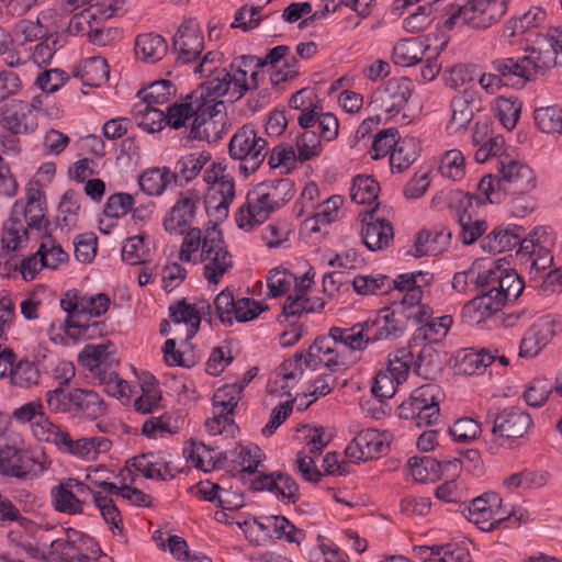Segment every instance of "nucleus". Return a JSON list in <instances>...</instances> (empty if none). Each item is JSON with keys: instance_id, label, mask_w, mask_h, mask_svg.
<instances>
[{"instance_id": "48", "label": "nucleus", "mask_w": 562, "mask_h": 562, "mask_svg": "<svg viewBox=\"0 0 562 562\" xmlns=\"http://www.w3.org/2000/svg\"><path fill=\"white\" fill-rule=\"evenodd\" d=\"M353 290L361 295L386 294L393 289L392 279L386 276H358L352 281Z\"/></svg>"}, {"instance_id": "62", "label": "nucleus", "mask_w": 562, "mask_h": 562, "mask_svg": "<svg viewBox=\"0 0 562 562\" xmlns=\"http://www.w3.org/2000/svg\"><path fill=\"white\" fill-rule=\"evenodd\" d=\"M92 501L95 507L100 510L103 519L116 528L120 532L123 531V520L119 508L112 498L101 492H93Z\"/></svg>"}, {"instance_id": "32", "label": "nucleus", "mask_w": 562, "mask_h": 562, "mask_svg": "<svg viewBox=\"0 0 562 562\" xmlns=\"http://www.w3.org/2000/svg\"><path fill=\"white\" fill-rule=\"evenodd\" d=\"M193 93L187 95L181 102H175L167 108L166 124L175 130L186 126L188 120L196 116L203 106V101H198Z\"/></svg>"}, {"instance_id": "18", "label": "nucleus", "mask_w": 562, "mask_h": 562, "mask_svg": "<svg viewBox=\"0 0 562 562\" xmlns=\"http://www.w3.org/2000/svg\"><path fill=\"white\" fill-rule=\"evenodd\" d=\"M42 470V464L27 452L10 446L0 449V472L2 474L24 479Z\"/></svg>"}, {"instance_id": "30", "label": "nucleus", "mask_w": 562, "mask_h": 562, "mask_svg": "<svg viewBox=\"0 0 562 562\" xmlns=\"http://www.w3.org/2000/svg\"><path fill=\"white\" fill-rule=\"evenodd\" d=\"M134 467L146 479L167 481L175 477L170 464L162 457L154 452L135 457Z\"/></svg>"}, {"instance_id": "1", "label": "nucleus", "mask_w": 562, "mask_h": 562, "mask_svg": "<svg viewBox=\"0 0 562 562\" xmlns=\"http://www.w3.org/2000/svg\"><path fill=\"white\" fill-rule=\"evenodd\" d=\"M498 175H486L479 182L477 190L490 203H502L507 194H528L537 187L533 170L522 161L508 156L497 159Z\"/></svg>"}, {"instance_id": "59", "label": "nucleus", "mask_w": 562, "mask_h": 562, "mask_svg": "<svg viewBox=\"0 0 562 562\" xmlns=\"http://www.w3.org/2000/svg\"><path fill=\"white\" fill-rule=\"evenodd\" d=\"M439 170L441 175L453 181L460 180L465 175V159L458 149H451L443 155Z\"/></svg>"}, {"instance_id": "57", "label": "nucleus", "mask_w": 562, "mask_h": 562, "mask_svg": "<svg viewBox=\"0 0 562 562\" xmlns=\"http://www.w3.org/2000/svg\"><path fill=\"white\" fill-rule=\"evenodd\" d=\"M400 140L398 131L395 127L382 130L374 136L370 150L371 157L375 160L391 155Z\"/></svg>"}, {"instance_id": "60", "label": "nucleus", "mask_w": 562, "mask_h": 562, "mask_svg": "<svg viewBox=\"0 0 562 562\" xmlns=\"http://www.w3.org/2000/svg\"><path fill=\"white\" fill-rule=\"evenodd\" d=\"M52 548L55 553L64 555L66 561L70 562H95L86 552H94V547L78 546L77 543H68V540L57 539L52 542Z\"/></svg>"}, {"instance_id": "34", "label": "nucleus", "mask_w": 562, "mask_h": 562, "mask_svg": "<svg viewBox=\"0 0 562 562\" xmlns=\"http://www.w3.org/2000/svg\"><path fill=\"white\" fill-rule=\"evenodd\" d=\"M521 229L518 226L514 228L497 227L483 239V248L494 254L510 250L521 241Z\"/></svg>"}, {"instance_id": "26", "label": "nucleus", "mask_w": 562, "mask_h": 562, "mask_svg": "<svg viewBox=\"0 0 562 562\" xmlns=\"http://www.w3.org/2000/svg\"><path fill=\"white\" fill-rule=\"evenodd\" d=\"M451 232L441 228L435 232L423 229L418 233L415 241V251L413 256H438L442 254L451 239Z\"/></svg>"}, {"instance_id": "2", "label": "nucleus", "mask_w": 562, "mask_h": 562, "mask_svg": "<svg viewBox=\"0 0 562 562\" xmlns=\"http://www.w3.org/2000/svg\"><path fill=\"white\" fill-rule=\"evenodd\" d=\"M371 327L372 325L368 322L358 323L346 328L331 327L327 336L316 338L310 346L306 366L316 369L318 364L324 363L333 370L340 364L338 345L351 351L364 350L371 344L368 336Z\"/></svg>"}, {"instance_id": "17", "label": "nucleus", "mask_w": 562, "mask_h": 562, "mask_svg": "<svg viewBox=\"0 0 562 562\" xmlns=\"http://www.w3.org/2000/svg\"><path fill=\"white\" fill-rule=\"evenodd\" d=\"M376 210L378 204L366 212L362 218V223L364 224L361 231L363 243L367 248L372 251L389 247L394 238L392 224L384 218L376 217Z\"/></svg>"}, {"instance_id": "24", "label": "nucleus", "mask_w": 562, "mask_h": 562, "mask_svg": "<svg viewBox=\"0 0 562 562\" xmlns=\"http://www.w3.org/2000/svg\"><path fill=\"white\" fill-rule=\"evenodd\" d=\"M425 44L417 38L402 40L393 48L392 59L395 65L409 67L422 61L423 56L431 49L430 35Z\"/></svg>"}, {"instance_id": "40", "label": "nucleus", "mask_w": 562, "mask_h": 562, "mask_svg": "<svg viewBox=\"0 0 562 562\" xmlns=\"http://www.w3.org/2000/svg\"><path fill=\"white\" fill-rule=\"evenodd\" d=\"M142 394L134 401L135 411L140 414H150L160 407L162 400L158 382L153 375H147L142 384Z\"/></svg>"}, {"instance_id": "53", "label": "nucleus", "mask_w": 562, "mask_h": 562, "mask_svg": "<svg viewBox=\"0 0 562 562\" xmlns=\"http://www.w3.org/2000/svg\"><path fill=\"white\" fill-rule=\"evenodd\" d=\"M496 113L503 126L510 131L519 120L521 102L518 98L499 97L496 100Z\"/></svg>"}, {"instance_id": "8", "label": "nucleus", "mask_w": 562, "mask_h": 562, "mask_svg": "<svg viewBox=\"0 0 562 562\" xmlns=\"http://www.w3.org/2000/svg\"><path fill=\"white\" fill-rule=\"evenodd\" d=\"M204 49V36L195 19L184 20L172 37L176 65H189L200 59Z\"/></svg>"}, {"instance_id": "25", "label": "nucleus", "mask_w": 562, "mask_h": 562, "mask_svg": "<svg viewBox=\"0 0 562 562\" xmlns=\"http://www.w3.org/2000/svg\"><path fill=\"white\" fill-rule=\"evenodd\" d=\"M325 302L321 297H303L289 295L284 302L279 322H286L294 326L303 314L319 312L324 308Z\"/></svg>"}, {"instance_id": "44", "label": "nucleus", "mask_w": 562, "mask_h": 562, "mask_svg": "<svg viewBox=\"0 0 562 562\" xmlns=\"http://www.w3.org/2000/svg\"><path fill=\"white\" fill-rule=\"evenodd\" d=\"M175 94L176 88L169 80L153 82L137 93L140 98L139 102H146L155 106L168 103Z\"/></svg>"}, {"instance_id": "42", "label": "nucleus", "mask_w": 562, "mask_h": 562, "mask_svg": "<svg viewBox=\"0 0 562 562\" xmlns=\"http://www.w3.org/2000/svg\"><path fill=\"white\" fill-rule=\"evenodd\" d=\"M109 65L102 57H92L83 61L78 71L82 83L89 87H100L109 78Z\"/></svg>"}, {"instance_id": "21", "label": "nucleus", "mask_w": 562, "mask_h": 562, "mask_svg": "<svg viewBox=\"0 0 562 562\" xmlns=\"http://www.w3.org/2000/svg\"><path fill=\"white\" fill-rule=\"evenodd\" d=\"M442 392L439 385L427 383L424 384L411 394V398L422 409L420 420H426V424L437 425L440 419L439 402Z\"/></svg>"}, {"instance_id": "10", "label": "nucleus", "mask_w": 562, "mask_h": 562, "mask_svg": "<svg viewBox=\"0 0 562 562\" xmlns=\"http://www.w3.org/2000/svg\"><path fill=\"white\" fill-rule=\"evenodd\" d=\"M533 425L531 416L519 407H507L493 417L492 436L499 445L524 438Z\"/></svg>"}, {"instance_id": "56", "label": "nucleus", "mask_w": 562, "mask_h": 562, "mask_svg": "<svg viewBox=\"0 0 562 562\" xmlns=\"http://www.w3.org/2000/svg\"><path fill=\"white\" fill-rule=\"evenodd\" d=\"M413 361V353L406 349H397L390 356L387 371L389 375L397 383H402L407 379L411 364Z\"/></svg>"}, {"instance_id": "28", "label": "nucleus", "mask_w": 562, "mask_h": 562, "mask_svg": "<svg viewBox=\"0 0 562 562\" xmlns=\"http://www.w3.org/2000/svg\"><path fill=\"white\" fill-rule=\"evenodd\" d=\"M475 100V93L469 90H463L462 93L452 98L450 104L451 120L448 126L449 128L453 130V132H458L469 126L473 120V106Z\"/></svg>"}, {"instance_id": "64", "label": "nucleus", "mask_w": 562, "mask_h": 562, "mask_svg": "<svg viewBox=\"0 0 562 562\" xmlns=\"http://www.w3.org/2000/svg\"><path fill=\"white\" fill-rule=\"evenodd\" d=\"M10 378L14 385L27 387L38 382L40 371L34 362L21 360L12 364Z\"/></svg>"}, {"instance_id": "63", "label": "nucleus", "mask_w": 562, "mask_h": 562, "mask_svg": "<svg viewBox=\"0 0 562 562\" xmlns=\"http://www.w3.org/2000/svg\"><path fill=\"white\" fill-rule=\"evenodd\" d=\"M188 461L196 469L204 472L215 470L218 467V459H215L214 449L202 442L192 443V450L188 456Z\"/></svg>"}, {"instance_id": "58", "label": "nucleus", "mask_w": 562, "mask_h": 562, "mask_svg": "<svg viewBox=\"0 0 562 562\" xmlns=\"http://www.w3.org/2000/svg\"><path fill=\"white\" fill-rule=\"evenodd\" d=\"M442 370L440 357L431 348H424L416 361L415 372L426 380H432Z\"/></svg>"}, {"instance_id": "19", "label": "nucleus", "mask_w": 562, "mask_h": 562, "mask_svg": "<svg viewBox=\"0 0 562 562\" xmlns=\"http://www.w3.org/2000/svg\"><path fill=\"white\" fill-rule=\"evenodd\" d=\"M251 488L272 492L279 499L290 504H295L300 498L297 483L286 473L260 474L251 481Z\"/></svg>"}, {"instance_id": "41", "label": "nucleus", "mask_w": 562, "mask_h": 562, "mask_svg": "<svg viewBox=\"0 0 562 562\" xmlns=\"http://www.w3.org/2000/svg\"><path fill=\"white\" fill-rule=\"evenodd\" d=\"M109 356L106 345H87L79 353L78 361L87 368L93 376L99 378L103 372H106L104 366Z\"/></svg>"}, {"instance_id": "36", "label": "nucleus", "mask_w": 562, "mask_h": 562, "mask_svg": "<svg viewBox=\"0 0 562 562\" xmlns=\"http://www.w3.org/2000/svg\"><path fill=\"white\" fill-rule=\"evenodd\" d=\"M137 125L149 133L160 132L166 124V112L146 102H138L133 108Z\"/></svg>"}, {"instance_id": "5", "label": "nucleus", "mask_w": 562, "mask_h": 562, "mask_svg": "<svg viewBox=\"0 0 562 562\" xmlns=\"http://www.w3.org/2000/svg\"><path fill=\"white\" fill-rule=\"evenodd\" d=\"M228 154L239 161V172L249 176L259 169L269 154L268 142L252 124H244L231 137Z\"/></svg>"}, {"instance_id": "46", "label": "nucleus", "mask_w": 562, "mask_h": 562, "mask_svg": "<svg viewBox=\"0 0 562 562\" xmlns=\"http://www.w3.org/2000/svg\"><path fill=\"white\" fill-rule=\"evenodd\" d=\"M380 184L370 176H357L353 179L350 198L357 204H371L376 201Z\"/></svg>"}, {"instance_id": "52", "label": "nucleus", "mask_w": 562, "mask_h": 562, "mask_svg": "<svg viewBox=\"0 0 562 562\" xmlns=\"http://www.w3.org/2000/svg\"><path fill=\"white\" fill-rule=\"evenodd\" d=\"M254 68H261V57L243 55L233 59L228 72L235 80V87L240 88V90H238L240 92L239 95L247 93L246 86H240V83H244V77H247L249 70L251 71Z\"/></svg>"}, {"instance_id": "35", "label": "nucleus", "mask_w": 562, "mask_h": 562, "mask_svg": "<svg viewBox=\"0 0 562 562\" xmlns=\"http://www.w3.org/2000/svg\"><path fill=\"white\" fill-rule=\"evenodd\" d=\"M167 50L168 44L159 34L146 33L136 37V55L145 61L156 63L166 55Z\"/></svg>"}, {"instance_id": "43", "label": "nucleus", "mask_w": 562, "mask_h": 562, "mask_svg": "<svg viewBox=\"0 0 562 562\" xmlns=\"http://www.w3.org/2000/svg\"><path fill=\"white\" fill-rule=\"evenodd\" d=\"M452 323L450 315L431 318L416 330L415 339H420L427 344L440 342L447 336Z\"/></svg>"}, {"instance_id": "37", "label": "nucleus", "mask_w": 562, "mask_h": 562, "mask_svg": "<svg viewBox=\"0 0 562 562\" xmlns=\"http://www.w3.org/2000/svg\"><path fill=\"white\" fill-rule=\"evenodd\" d=\"M171 169L168 167H155L144 171L138 179L142 191L148 195H160L173 183Z\"/></svg>"}, {"instance_id": "39", "label": "nucleus", "mask_w": 562, "mask_h": 562, "mask_svg": "<svg viewBox=\"0 0 562 562\" xmlns=\"http://www.w3.org/2000/svg\"><path fill=\"white\" fill-rule=\"evenodd\" d=\"M409 474L416 482L436 481L441 477L442 463L432 457H412L407 462Z\"/></svg>"}, {"instance_id": "14", "label": "nucleus", "mask_w": 562, "mask_h": 562, "mask_svg": "<svg viewBox=\"0 0 562 562\" xmlns=\"http://www.w3.org/2000/svg\"><path fill=\"white\" fill-rule=\"evenodd\" d=\"M225 110V103L207 105V103L203 102L201 111L198 112L191 124L189 137L206 142L217 140L221 137L218 125H224Z\"/></svg>"}, {"instance_id": "55", "label": "nucleus", "mask_w": 562, "mask_h": 562, "mask_svg": "<svg viewBox=\"0 0 562 562\" xmlns=\"http://www.w3.org/2000/svg\"><path fill=\"white\" fill-rule=\"evenodd\" d=\"M537 126L543 133L562 134V109L558 106H546L535 111Z\"/></svg>"}, {"instance_id": "16", "label": "nucleus", "mask_w": 562, "mask_h": 562, "mask_svg": "<svg viewBox=\"0 0 562 562\" xmlns=\"http://www.w3.org/2000/svg\"><path fill=\"white\" fill-rule=\"evenodd\" d=\"M240 88L235 87V80L228 70H221L217 76L211 80L203 82L199 89L193 91L198 101H203L211 105L212 103H224L218 101V98L228 97V100L234 102L240 100L244 95H239Z\"/></svg>"}, {"instance_id": "22", "label": "nucleus", "mask_w": 562, "mask_h": 562, "mask_svg": "<svg viewBox=\"0 0 562 562\" xmlns=\"http://www.w3.org/2000/svg\"><path fill=\"white\" fill-rule=\"evenodd\" d=\"M461 210L457 213L458 223L461 227L459 237L464 245L475 243L487 229L485 220L475 218L473 215V204L469 196H463L460 201Z\"/></svg>"}, {"instance_id": "4", "label": "nucleus", "mask_w": 562, "mask_h": 562, "mask_svg": "<svg viewBox=\"0 0 562 562\" xmlns=\"http://www.w3.org/2000/svg\"><path fill=\"white\" fill-rule=\"evenodd\" d=\"M509 0H468L449 5V18L443 25L451 30L458 24H468L473 29H487L497 22L507 11Z\"/></svg>"}, {"instance_id": "50", "label": "nucleus", "mask_w": 562, "mask_h": 562, "mask_svg": "<svg viewBox=\"0 0 562 562\" xmlns=\"http://www.w3.org/2000/svg\"><path fill=\"white\" fill-rule=\"evenodd\" d=\"M37 255L42 258L43 265L49 269H56L60 263L67 262L69 258L68 254L48 233L43 236Z\"/></svg>"}, {"instance_id": "29", "label": "nucleus", "mask_w": 562, "mask_h": 562, "mask_svg": "<svg viewBox=\"0 0 562 562\" xmlns=\"http://www.w3.org/2000/svg\"><path fill=\"white\" fill-rule=\"evenodd\" d=\"M371 324L369 339L371 342L386 339H396L404 331V324L395 317V311L384 308L374 321H367Z\"/></svg>"}, {"instance_id": "31", "label": "nucleus", "mask_w": 562, "mask_h": 562, "mask_svg": "<svg viewBox=\"0 0 562 562\" xmlns=\"http://www.w3.org/2000/svg\"><path fill=\"white\" fill-rule=\"evenodd\" d=\"M211 160V155L205 151L193 153L181 157L171 170V178L175 184L193 180ZM182 183H180L181 186Z\"/></svg>"}, {"instance_id": "49", "label": "nucleus", "mask_w": 562, "mask_h": 562, "mask_svg": "<svg viewBox=\"0 0 562 562\" xmlns=\"http://www.w3.org/2000/svg\"><path fill=\"white\" fill-rule=\"evenodd\" d=\"M391 153L390 165L398 172L407 169L417 158V144L414 138H403Z\"/></svg>"}, {"instance_id": "13", "label": "nucleus", "mask_w": 562, "mask_h": 562, "mask_svg": "<svg viewBox=\"0 0 562 562\" xmlns=\"http://www.w3.org/2000/svg\"><path fill=\"white\" fill-rule=\"evenodd\" d=\"M0 124L13 135L36 130L37 119L31 113L29 102L0 95Z\"/></svg>"}, {"instance_id": "54", "label": "nucleus", "mask_w": 562, "mask_h": 562, "mask_svg": "<svg viewBox=\"0 0 562 562\" xmlns=\"http://www.w3.org/2000/svg\"><path fill=\"white\" fill-rule=\"evenodd\" d=\"M232 461L241 467V473L254 474L261 463V450L257 446L237 447L231 451Z\"/></svg>"}, {"instance_id": "12", "label": "nucleus", "mask_w": 562, "mask_h": 562, "mask_svg": "<svg viewBox=\"0 0 562 562\" xmlns=\"http://www.w3.org/2000/svg\"><path fill=\"white\" fill-rule=\"evenodd\" d=\"M413 90L414 85L409 78H392L373 93L372 104L376 110L395 115L406 106Z\"/></svg>"}, {"instance_id": "33", "label": "nucleus", "mask_w": 562, "mask_h": 562, "mask_svg": "<svg viewBox=\"0 0 562 562\" xmlns=\"http://www.w3.org/2000/svg\"><path fill=\"white\" fill-rule=\"evenodd\" d=\"M544 20L546 12L533 7L524 14L508 20L504 25L503 36L507 38L521 36L526 32L538 27Z\"/></svg>"}, {"instance_id": "51", "label": "nucleus", "mask_w": 562, "mask_h": 562, "mask_svg": "<svg viewBox=\"0 0 562 562\" xmlns=\"http://www.w3.org/2000/svg\"><path fill=\"white\" fill-rule=\"evenodd\" d=\"M32 434L36 440L45 443H52L58 447L66 429L50 422L45 415H40L38 422H33L31 425Z\"/></svg>"}, {"instance_id": "45", "label": "nucleus", "mask_w": 562, "mask_h": 562, "mask_svg": "<svg viewBox=\"0 0 562 562\" xmlns=\"http://www.w3.org/2000/svg\"><path fill=\"white\" fill-rule=\"evenodd\" d=\"M170 317L177 323L188 325L187 339H191L199 330L201 315L199 311L186 301H179L175 306H170Z\"/></svg>"}, {"instance_id": "3", "label": "nucleus", "mask_w": 562, "mask_h": 562, "mask_svg": "<svg viewBox=\"0 0 562 562\" xmlns=\"http://www.w3.org/2000/svg\"><path fill=\"white\" fill-rule=\"evenodd\" d=\"M291 187L289 179L257 184L248 192L245 204L239 207L236 214L238 226L245 231H250L266 222L274 211L292 198Z\"/></svg>"}, {"instance_id": "7", "label": "nucleus", "mask_w": 562, "mask_h": 562, "mask_svg": "<svg viewBox=\"0 0 562 562\" xmlns=\"http://www.w3.org/2000/svg\"><path fill=\"white\" fill-rule=\"evenodd\" d=\"M201 261L204 265V278L209 283L217 284L221 278L233 267L222 232L212 227L205 232L202 240Z\"/></svg>"}, {"instance_id": "27", "label": "nucleus", "mask_w": 562, "mask_h": 562, "mask_svg": "<svg viewBox=\"0 0 562 562\" xmlns=\"http://www.w3.org/2000/svg\"><path fill=\"white\" fill-rule=\"evenodd\" d=\"M72 413L71 415H83L88 418L95 419L105 413V404L100 395L87 389H72Z\"/></svg>"}, {"instance_id": "61", "label": "nucleus", "mask_w": 562, "mask_h": 562, "mask_svg": "<svg viewBox=\"0 0 562 562\" xmlns=\"http://www.w3.org/2000/svg\"><path fill=\"white\" fill-rule=\"evenodd\" d=\"M554 391L553 384L544 378L533 379L527 386L524 398L531 407H541L546 404L549 395Z\"/></svg>"}, {"instance_id": "15", "label": "nucleus", "mask_w": 562, "mask_h": 562, "mask_svg": "<svg viewBox=\"0 0 562 562\" xmlns=\"http://www.w3.org/2000/svg\"><path fill=\"white\" fill-rule=\"evenodd\" d=\"M199 203L200 196L198 192L193 190L181 192L164 221L165 229L171 234H183L192 224Z\"/></svg>"}, {"instance_id": "11", "label": "nucleus", "mask_w": 562, "mask_h": 562, "mask_svg": "<svg viewBox=\"0 0 562 562\" xmlns=\"http://www.w3.org/2000/svg\"><path fill=\"white\" fill-rule=\"evenodd\" d=\"M92 494L93 491L86 483L68 477L52 488L53 506L57 512L67 515L82 514L83 506Z\"/></svg>"}, {"instance_id": "38", "label": "nucleus", "mask_w": 562, "mask_h": 562, "mask_svg": "<svg viewBox=\"0 0 562 562\" xmlns=\"http://www.w3.org/2000/svg\"><path fill=\"white\" fill-rule=\"evenodd\" d=\"M495 361V355L487 349H465L458 361L459 370L468 375L481 374Z\"/></svg>"}, {"instance_id": "20", "label": "nucleus", "mask_w": 562, "mask_h": 562, "mask_svg": "<svg viewBox=\"0 0 562 562\" xmlns=\"http://www.w3.org/2000/svg\"><path fill=\"white\" fill-rule=\"evenodd\" d=\"M557 323L542 318L535 323L524 335L519 346L520 358L536 357L555 335Z\"/></svg>"}, {"instance_id": "6", "label": "nucleus", "mask_w": 562, "mask_h": 562, "mask_svg": "<svg viewBox=\"0 0 562 562\" xmlns=\"http://www.w3.org/2000/svg\"><path fill=\"white\" fill-rule=\"evenodd\" d=\"M553 66V57L543 56L541 49L532 48L528 55L519 58H496L491 63L490 69L499 72L501 77L505 79L506 86H509L514 85L513 79L515 78L521 85L536 80Z\"/></svg>"}, {"instance_id": "23", "label": "nucleus", "mask_w": 562, "mask_h": 562, "mask_svg": "<svg viewBox=\"0 0 562 562\" xmlns=\"http://www.w3.org/2000/svg\"><path fill=\"white\" fill-rule=\"evenodd\" d=\"M497 504H499V495L493 492L472 499L468 507V520L476 525L482 531H493V508Z\"/></svg>"}, {"instance_id": "47", "label": "nucleus", "mask_w": 562, "mask_h": 562, "mask_svg": "<svg viewBox=\"0 0 562 562\" xmlns=\"http://www.w3.org/2000/svg\"><path fill=\"white\" fill-rule=\"evenodd\" d=\"M11 522H16L27 535H34L37 530V525L33 520L22 516L9 498L0 495V525L5 526Z\"/></svg>"}, {"instance_id": "9", "label": "nucleus", "mask_w": 562, "mask_h": 562, "mask_svg": "<svg viewBox=\"0 0 562 562\" xmlns=\"http://www.w3.org/2000/svg\"><path fill=\"white\" fill-rule=\"evenodd\" d=\"M479 294L469 301L462 310V317L469 324H480L486 318L501 311L506 304L503 292L497 291L493 285L480 282V273L474 279Z\"/></svg>"}]
</instances>
